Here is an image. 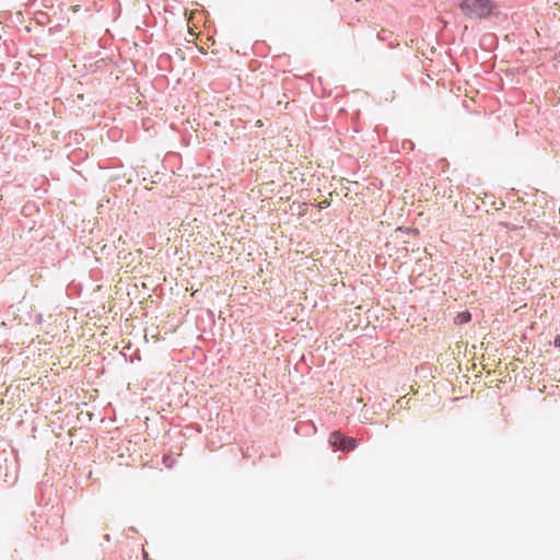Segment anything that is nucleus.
I'll list each match as a JSON object with an SVG mask.
<instances>
[{"label": "nucleus", "instance_id": "obj_1", "mask_svg": "<svg viewBox=\"0 0 560 560\" xmlns=\"http://www.w3.org/2000/svg\"><path fill=\"white\" fill-rule=\"evenodd\" d=\"M462 12L471 19H482L491 14V0H460Z\"/></svg>", "mask_w": 560, "mask_h": 560}, {"label": "nucleus", "instance_id": "obj_2", "mask_svg": "<svg viewBox=\"0 0 560 560\" xmlns=\"http://www.w3.org/2000/svg\"><path fill=\"white\" fill-rule=\"evenodd\" d=\"M329 444L343 452L352 451L357 447V441L353 438L343 436L339 431L330 433Z\"/></svg>", "mask_w": 560, "mask_h": 560}, {"label": "nucleus", "instance_id": "obj_3", "mask_svg": "<svg viewBox=\"0 0 560 560\" xmlns=\"http://www.w3.org/2000/svg\"><path fill=\"white\" fill-rule=\"evenodd\" d=\"M524 219H525L524 217H521L520 219H512V220L506 219L504 221H501L500 224L509 230L516 231L523 226Z\"/></svg>", "mask_w": 560, "mask_h": 560}, {"label": "nucleus", "instance_id": "obj_4", "mask_svg": "<svg viewBox=\"0 0 560 560\" xmlns=\"http://www.w3.org/2000/svg\"><path fill=\"white\" fill-rule=\"evenodd\" d=\"M470 319H471L470 313L468 311H464L456 315V317L454 318V323L456 325H463V324L470 322Z\"/></svg>", "mask_w": 560, "mask_h": 560}, {"label": "nucleus", "instance_id": "obj_5", "mask_svg": "<svg viewBox=\"0 0 560 560\" xmlns=\"http://www.w3.org/2000/svg\"><path fill=\"white\" fill-rule=\"evenodd\" d=\"M555 346L560 348V336L556 337L555 339Z\"/></svg>", "mask_w": 560, "mask_h": 560}, {"label": "nucleus", "instance_id": "obj_6", "mask_svg": "<svg viewBox=\"0 0 560 560\" xmlns=\"http://www.w3.org/2000/svg\"><path fill=\"white\" fill-rule=\"evenodd\" d=\"M326 206H328V202H327V201H324V202H320V203H319V207H320V208L326 207Z\"/></svg>", "mask_w": 560, "mask_h": 560}, {"label": "nucleus", "instance_id": "obj_7", "mask_svg": "<svg viewBox=\"0 0 560 560\" xmlns=\"http://www.w3.org/2000/svg\"><path fill=\"white\" fill-rule=\"evenodd\" d=\"M200 52L206 54L205 49L202 47L198 48Z\"/></svg>", "mask_w": 560, "mask_h": 560}, {"label": "nucleus", "instance_id": "obj_8", "mask_svg": "<svg viewBox=\"0 0 560 560\" xmlns=\"http://www.w3.org/2000/svg\"><path fill=\"white\" fill-rule=\"evenodd\" d=\"M0 200H2V195H0Z\"/></svg>", "mask_w": 560, "mask_h": 560}]
</instances>
